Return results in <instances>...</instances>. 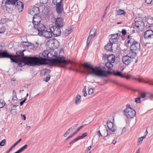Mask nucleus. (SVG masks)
Masks as SVG:
<instances>
[{
  "label": "nucleus",
  "mask_w": 153,
  "mask_h": 153,
  "mask_svg": "<svg viewBox=\"0 0 153 153\" xmlns=\"http://www.w3.org/2000/svg\"><path fill=\"white\" fill-rule=\"evenodd\" d=\"M81 96L79 94H77L75 97V103L77 105L79 104L81 102Z\"/></svg>",
  "instance_id": "nucleus-25"
},
{
  "label": "nucleus",
  "mask_w": 153,
  "mask_h": 153,
  "mask_svg": "<svg viewBox=\"0 0 153 153\" xmlns=\"http://www.w3.org/2000/svg\"><path fill=\"white\" fill-rule=\"evenodd\" d=\"M50 61L53 65H55L62 68H63L64 66L62 65V64L65 63L67 62V61L65 60L64 57H63L62 56H59L58 59L57 57L56 59H51Z\"/></svg>",
  "instance_id": "nucleus-3"
},
{
  "label": "nucleus",
  "mask_w": 153,
  "mask_h": 153,
  "mask_svg": "<svg viewBox=\"0 0 153 153\" xmlns=\"http://www.w3.org/2000/svg\"><path fill=\"white\" fill-rule=\"evenodd\" d=\"M50 76L48 75L47 76L45 79H44V80L46 82H48L50 79Z\"/></svg>",
  "instance_id": "nucleus-52"
},
{
  "label": "nucleus",
  "mask_w": 153,
  "mask_h": 153,
  "mask_svg": "<svg viewBox=\"0 0 153 153\" xmlns=\"http://www.w3.org/2000/svg\"><path fill=\"white\" fill-rule=\"evenodd\" d=\"M40 12L39 8L37 7H34L29 12V13L32 15H38Z\"/></svg>",
  "instance_id": "nucleus-17"
},
{
  "label": "nucleus",
  "mask_w": 153,
  "mask_h": 153,
  "mask_svg": "<svg viewBox=\"0 0 153 153\" xmlns=\"http://www.w3.org/2000/svg\"><path fill=\"white\" fill-rule=\"evenodd\" d=\"M74 135V133H73V134L72 135H70L69 136H68L67 138V140H68V139H69V138H70L71 137H72Z\"/></svg>",
  "instance_id": "nucleus-64"
},
{
  "label": "nucleus",
  "mask_w": 153,
  "mask_h": 153,
  "mask_svg": "<svg viewBox=\"0 0 153 153\" xmlns=\"http://www.w3.org/2000/svg\"><path fill=\"white\" fill-rule=\"evenodd\" d=\"M74 128H73L72 127L68 129L67 131L65 134H64V136L65 137H66L67 136V135L69 134L70 133V130L71 129L73 130L74 129Z\"/></svg>",
  "instance_id": "nucleus-42"
},
{
  "label": "nucleus",
  "mask_w": 153,
  "mask_h": 153,
  "mask_svg": "<svg viewBox=\"0 0 153 153\" xmlns=\"http://www.w3.org/2000/svg\"><path fill=\"white\" fill-rule=\"evenodd\" d=\"M124 114L129 119L132 118L136 115V111L133 108L128 107L126 108L124 111Z\"/></svg>",
  "instance_id": "nucleus-5"
},
{
  "label": "nucleus",
  "mask_w": 153,
  "mask_h": 153,
  "mask_svg": "<svg viewBox=\"0 0 153 153\" xmlns=\"http://www.w3.org/2000/svg\"><path fill=\"white\" fill-rule=\"evenodd\" d=\"M36 25L37 26L36 27H34V29H45V28L43 24L40 23Z\"/></svg>",
  "instance_id": "nucleus-29"
},
{
  "label": "nucleus",
  "mask_w": 153,
  "mask_h": 153,
  "mask_svg": "<svg viewBox=\"0 0 153 153\" xmlns=\"http://www.w3.org/2000/svg\"><path fill=\"white\" fill-rule=\"evenodd\" d=\"M135 42V41H134V40L133 39H131L128 41V44L132 43V44H133V42Z\"/></svg>",
  "instance_id": "nucleus-55"
},
{
  "label": "nucleus",
  "mask_w": 153,
  "mask_h": 153,
  "mask_svg": "<svg viewBox=\"0 0 153 153\" xmlns=\"http://www.w3.org/2000/svg\"><path fill=\"white\" fill-rule=\"evenodd\" d=\"M102 136L106 137L108 136V131L106 128H104V129L102 131Z\"/></svg>",
  "instance_id": "nucleus-28"
},
{
  "label": "nucleus",
  "mask_w": 153,
  "mask_h": 153,
  "mask_svg": "<svg viewBox=\"0 0 153 153\" xmlns=\"http://www.w3.org/2000/svg\"><path fill=\"white\" fill-rule=\"evenodd\" d=\"M146 96V94L145 93H142L140 94V97L141 98H144Z\"/></svg>",
  "instance_id": "nucleus-49"
},
{
  "label": "nucleus",
  "mask_w": 153,
  "mask_h": 153,
  "mask_svg": "<svg viewBox=\"0 0 153 153\" xmlns=\"http://www.w3.org/2000/svg\"><path fill=\"white\" fill-rule=\"evenodd\" d=\"M82 66L87 68L86 71L88 74L98 77H105L111 73L110 71L102 70L100 68L94 67L87 63L83 64Z\"/></svg>",
  "instance_id": "nucleus-1"
},
{
  "label": "nucleus",
  "mask_w": 153,
  "mask_h": 153,
  "mask_svg": "<svg viewBox=\"0 0 153 153\" xmlns=\"http://www.w3.org/2000/svg\"><path fill=\"white\" fill-rule=\"evenodd\" d=\"M130 50L132 53H137L140 50V43L137 42H133V44L130 47Z\"/></svg>",
  "instance_id": "nucleus-8"
},
{
  "label": "nucleus",
  "mask_w": 153,
  "mask_h": 153,
  "mask_svg": "<svg viewBox=\"0 0 153 153\" xmlns=\"http://www.w3.org/2000/svg\"><path fill=\"white\" fill-rule=\"evenodd\" d=\"M27 100V98H25L23 101H22L20 102V106H22L23 105L24 102L26 101Z\"/></svg>",
  "instance_id": "nucleus-56"
},
{
  "label": "nucleus",
  "mask_w": 153,
  "mask_h": 153,
  "mask_svg": "<svg viewBox=\"0 0 153 153\" xmlns=\"http://www.w3.org/2000/svg\"><path fill=\"white\" fill-rule=\"evenodd\" d=\"M91 148H92L91 146H90L88 147L86 149H87L88 151H89L91 149Z\"/></svg>",
  "instance_id": "nucleus-63"
},
{
  "label": "nucleus",
  "mask_w": 153,
  "mask_h": 153,
  "mask_svg": "<svg viewBox=\"0 0 153 153\" xmlns=\"http://www.w3.org/2000/svg\"><path fill=\"white\" fill-rule=\"evenodd\" d=\"M82 92L83 94V96L85 97L87 95V93L86 91V86H84L82 90Z\"/></svg>",
  "instance_id": "nucleus-40"
},
{
  "label": "nucleus",
  "mask_w": 153,
  "mask_h": 153,
  "mask_svg": "<svg viewBox=\"0 0 153 153\" xmlns=\"http://www.w3.org/2000/svg\"><path fill=\"white\" fill-rule=\"evenodd\" d=\"M112 63H111L110 62H108L105 63V65L106 67L109 69H112L113 67V65L112 64Z\"/></svg>",
  "instance_id": "nucleus-32"
},
{
  "label": "nucleus",
  "mask_w": 153,
  "mask_h": 153,
  "mask_svg": "<svg viewBox=\"0 0 153 153\" xmlns=\"http://www.w3.org/2000/svg\"><path fill=\"white\" fill-rule=\"evenodd\" d=\"M141 99L140 97L136 98L135 100L136 102L137 103H140L141 102Z\"/></svg>",
  "instance_id": "nucleus-46"
},
{
  "label": "nucleus",
  "mask_w": 153,
  "mask_h": 153,
  "mask_svg": "<svg viewBox=\"0 0 153 153\" xmlns=\"http://www.w3.org/2000/svg\"><path fill=\"white\" fill-rule=\"evenodd\" d=\"M27 144L25 145L24 146H22V148L18 150L17 151L18 153H20L22 152L26 149L27 147Z\"/></svg>",
  "instance_id": "nucleus-33"
},
{
  "label": "nucleus",
  "mask_w": 153,
  "mask_h": 153,
  "mask_svg": "<svg viewBox=\"0 0 153 153\" xmlns=\"http://www.w3.org/2000/svg\"><path fill=\"white\" fill-rule=\"evenodd\" d=\"M96 32V29H91L90 32V35L91 37L95 35Z\"/></svg>",
  "instance_id": "nucleus-36"
},
{
  "label": "nucleus",
  "mask_w": 153,
  "mask_h": 153,
  "mask_svg": "<svg viewBox=\"0 0 153 153\" xmlns=\"http://www.w3.org/2000/svg\"><path fill=\"white\" fill-rule=\"evenodd\" d=\"M107 12V9L106 8L105 9V12L104 13L103 15V16H102V17L103 18H104Z\"/></svg>",
  "instance_id": "nucleus-59"
},
{
  "label": "nucleus",
  "mask_w": 153,
  "mask_h": 153,
  "mask_svg": "<svg viewBox=\"0 0 153 153\" xmlns=\"http://www.w3.org/2000/svg\"><path fill=\"white\" fill-rule=\"evenodd\" d=\"M122 33L123 35H124L126 34V31L125 29H123L122 31Z\"/></svg>",
  "instance_id": "nucleus-58"
},
{
  "label": "nucleus",
  "mask_w": 153,
  "mask_h": 153,
  "mask_svg": "<svg viewBox=\"0 0 153 153\" xmlns=\"http://www.w3.org/2000/svg\"><path fill=\"white\" fill-rule=\"evenodd\" d=\"M87 135V134L86 132H84L83 133L82 135L81 136H79L78 137V138L79 140L82 139L83 137H85Z\"/></svg>",
  "instance_id": "nucleus-41"
},
{
  "label": "nucleus",
  "mask_w": 153,
  "mask_h": 153,
  "mask_svg": "<svg viewBox=\"0 0 153 153\" xmlns=\"http://www.w3.org/2000/svg\"><path fill=\"white\" fill-rule=\"evenodd\" d=\"M52 32L55 36H59L61 34L60 29H53Z\"/></svg>",
  "instance_id": "nucleus-24"
},
{
  "label": "nucleus",
  "mask_w": 153,
  "mask_h": 153,
  "mask_svg": "<svg viewBox=\"0 0 153 153\" xmlns=\"http://www.w3.org/2000/svg\"><path fill=\"white\" fill-rule=\"evenodd\" d=\"M24 4L21 1L17 2V5H16V8L18 10L19 12H21L24 8Z\"/></svg>",
  "instance_id": "nucleus-18"
},
{
  "label": "nucleus",
  "mask_w": 153,
  "mask_h": 153,
  "mask_svg": "<svg viewBox=\"0 0 153 153\" xmlns=\"http://www.w3.org/2000/svg\"><path fill=\"white\" fill-rule=\"evenodd\" d=\"M117 143V139H114L112 141V143L113 144H115Z\"/></svg>",
  "instance_id": "nucleus-60"
},
{
  "label": "nucleus",
  "mask_w": 153,
  "mask_h": 153,
  "mask_svg": "<svg viewBox=\"0 0 153 153\" xmlns=\"http://www.w3.org/2000/svg\"><path fill=\"white\" fill-rule=\"evenodd\" d=\"M122 60L124 64L128 65L131 62L133 61V58L128 55H126L123 57Z\"/></svg>",
  "instance_id": "nucleus-12"
},
{
  "label": "nucleus",
  "mask_w": 153,
  "mask_h": 153,
  "mask_svg": "<svg viewBox=\"0 0 153 153\" xmlns=\"http://www.w3.org/2000/svg\"><path fill=\"white\" fill-rule=\"evenodd\" d=\"M114 74L116 76L120 77L122 78H125L126 75L122 74L121 72L117 71L114 73Z\"/></svg>",
  "instance_id": "nucleus-27"
},
{
  "label": "nucleus",
  "mask_w": 153,
  "mask_h": 153,
  "mask_svg": "<svg viewBox=\"0 0 153 153\" xmlns=\"http://www.w3.org/2000/svg\"><path fill=\"white\" fill-rule=\"evenodd\" d=\"M56 10L58 14L61 13L64 10L63 4H56Z\"/></svg>",
  "instance_id": "nucleus-16"
},
{
  "label": "nucleus",
  "mask_w": 153,
  "mask_h": 153,
  "mask_svg": "<svg viewBox=\"0 0 153 153\" xmlns=\"http://www.w3.org/2000/svg\"><path fill=\"white\" fill-rule=\"evenodd\" d=\"M17 100V98L16 96V91L13 90L12 91V100L14 101Z\"/></svg>",
  "instance_id": "nucleus-31"
},
{
  "label": "nucleus",
  "mask_w": 153,
  "mask_h": 153,
  "mask_svg": "<svg viewBox=\"0 0 153 153\" xmlns=\"http://www.w3.org/2000/svg\"><path fill=\"white\" fill-rule=\"evenodd\" d=\"M27 144L25 145L24 146H22V148L18 150L17 151L18 153H20L22 152L26 149L27 147Z\"/></svg>",
  "instance_id": "nucleus-34"
},
{
  "label": "nucleus",
  "mask_w": 153,
  "mask_h": 153,
  "mask_svg": "<svg viewBox=\"0 0 153 153\" xmlns=\"http://www.w3.org/2000/svg\"><path fill=\"white\" fill-rule=\"evenodd\" d=\"M9 19L7 18H2L0 20V23L1 24H5L8 21Z\"/></svg>",
  "instance_id": "nucleus-37"
},
{
  "label": "nucleus",
  "mask_w": 153,
  "mask_h": 153,
  "mask_svg": "<svg viewBox=\"0 0 153 153\" xmlns=\"http://www.w3.org/2000/svg\"><path fill=\"white\" fill-rule=\"evenodd\" d=\"M16 57L15 55L9 54L7 52L4 51H0V58H9L12 62H16L17 61L15 59Z\"/></svg>",
  "instance_id": "nucleus-7"
},
{
  "label": "nucleus",
  "mask_w": 153,
  "mask_h": 153,
  "mask_svg": "<svg viewBox=\"0 0 153 153\" xmlns=\"http://www.w3.org/2000/svg\"><path fill=\"white\" fill-rule=\"evenodd\" d=\"M107 124L108 128L112 132H114L117 130V127L110 120L107 121Z\"/></svg>",
  "instance_id": "nucleus-10"
},
{
  "label": "nucleus",
  "mask_w": 153,
  "mask_h": 153,
  "mask_svg": "<svg viewBox=\"0 0 153 153\" xmlns=\"http://www.w3.org/2000/svg\"><path fill=\"white\" fill-rule=\"evenodd\" d=\"M109 42L113 43L117 42L119 39V36L117 34H111L109 36Z\"/></svg>",
  "instance_id": "nucleus-11"
},
{
  "label": "nucleus",
  "mask_w": 153,
  "mask_h": 153,
  "mask_svg": "<svg viewBox=\"0 0 153 153\" xmlns=\"http://www.w3.org/2000/svg\"><path fill=\"white\" fill-rule=\"evenodd\" d=\"M42 29H33L32 34L33 35H39L41 36V30Z\"/></svg>",
  "instance_id": "nucleus-26"
},
{
  "label": "nucleus",
  "mask_w": 153,
  "mask_h": 153,
  "mask_svg": "<svg viewBox=\"0 0 153 153\" xmlns=\"http://www.w3.org/2000/svg\"><path fill=\"white\" fill-rule=\"evenodd\" d=\"M91 39V37L90 36H89L87 38L86 41V44L87 46L89 45Z\"/></svg>",
  "instance_id": "nucleus-47"
},
{
  "label": "nucleus",
  "mask_w": 153,
  "mask_h": 153,
  "mask_svg": "<svg viewBox=\"0 0 153 153\" xmlns=\"http://www.w3.org/2000/svg\"><path fill=\"white\" fill-rule=\"evenodd\" d=\"M79 130H80L78 128H77L76 130L75 131L74 133V134H76L77 132H78L79 131Z\"/></svg>",
  "instance_id": "nucleus-62"
},
{
  "label": "nucleus",
  "mask_w": 153,
  "mask_h": 153,
  "mask_svg": "<svg viewBox=\"0 0 153 153\" xmlns=\"http://www.w3.org/2000/svg\"><path fill=\"white\" fill-rule=\"evenodd\" d=\"M113 44L112 43L110 42L105 46V49L108 51H112V46Z\"/></svg>",
  "instance_id": "nucleus-20"
},
{
  "label": "nucleus",
  "mask_w": 153,
  "mask_h": 153,
  "mask_svg": "<svg viewBox=\"0 0 153 153\" xmlns=\"http://www.w3.org/2000/svg\"><path fill=\"white\" fill-rule=\"evenodd\" d=\"M94 93V89L93 88H90L88 91V94L89 95H91L93 94Z\"/></svg>",
  "instance_id": "nucleus-45"
},
{
  "label": "nucleus",
  "mask_w": 153,
  "mask_h": 153,
  "mask_svg": "<svg viewBox=\"0 0 153 153\" xmlns=\"http://www.w3.org/2000/svg\"><path fill=\"white\" fill-rule=\"evenodd\" d=\"M50 70L47 69H43L41 71V74L42 75H45L50 72Z\"/></svg>",
  "instance_id": "nucleus-35"
},
{
  "label": "nucleus",
  "mask_w": 153,
  "mask_h": 153,
  "mask_svg": "<svg viewBox=\"0 0 153 153\" xmlns=\"http://www.w3.org/2000/svg\"><path fill=\"white\" fill-rule=\"evenodd\" d=\"M137 80H138L139 82H143L145 83H148V82H145L143 78L140 77L139 76H138V78Z\"/></svg>",
  "instance_id": "nucleus-39"
},
{
  "label": "nucleus",
  "mask_w": 153,
  "mask_h": 153,
  "mask_svg": "<svg viewBox=\"0 0 153 153\" xmlns=\"http://www.w3.org/2000/svg\"><path fill=\"white\" fill-rule=\"evenodd\" d=\"M151 17H149V18H146V20L147 19V21H148V22L149 23L151 24L152 22H153V19H152Z\"/></svg>",
  "instance_id": "nucleus-48"
},
{
  "label": "nucleus",
  "mask_w": 153,
  "mask_h": 153,
  "mask_svg": "<svg viewBox=\"0 0 153 153\" xmlns=\"http://www.w3.org/2000/svg\"><path fill=\"white\" fill-rule=\"evenodd\" d=\"M48 1V0H41L40 1V2L41 4H45Z\"/></svg>",
  "instance_id": "nucleus-54"
},
{
  "label": "nucleus",
  "mask_w": 153,
  "mask_h": 153,
  "mask_svg": "<svg viewBox=\"0 0 153 153\" xmlns=\"http://www.w3.org/2000/svg\"><path fill=\"white\" fill-rule=\"evenodd\" d=\"M107 59L108 62L114 63L115 60V56L112 54L110 55L107 57Z\"/></svg>",
  "instance_id": "nucleus-22"
},
{
  "label": "nucleus",
  "mask_w": 153,
  "mask_h": 153,
  "mask_svg": "<svg viewBox=\"0 0 153 153\" xmlns=\"http://www.w3.org/2000/svg\"><path fill=\"white\" fill-rule=\"evenodd\" d=\"M63 0H55V3H53L54 4H55V3L56 4H58L59 3H60V4H63V2H62V1Z\"/></svg>",
  "instance_id": "nucleus-51"
},
{
  "label": "nucleus",
  "mask_w": 153,
  "mask_h": 153,
  "mask_svg": "<svg viewBox=\"0 0 153 153\" xmlns=\"http://www.w3.org/2000/svg\"><path fill=\"white\" fill-rule=\"evenodd\" d=\"M96 134L97 136H99V137H102V134H101L100 130H99L97 132Z\"/></svg>",
  "instance_id": "nucleus-53"
},
{
  "label": "nucleus",
  "mask_w": 153,
  "mask_h": 153,
  "mask_svg": "<svg viewBox=\"0 0 153 153\" xmlns=\"http://www.w3.org/2000/svg\"><path fill=\"white\" fill-rule=\"evenodd\" d=\"M49 30L42 29L41 33V36H43L47 38H49L52 37V32L51 29H48Z\"/></svg>",
  "instance_id": "nucleus-9"
},
{
  "label": "nucleus",
  "mask_w": 153,
  "mask_h": 153,
  "mask_svg": "<svg viewBox=\"0 0 153 153\" xmlns=\"http://www.w3.org/2000/svg\"><path fill=\"white\" fill-rule=\"evenodd\" d=\"M49 54V51L48 50H45L42 53V55L43 58L42 57L38 58L35 56L33 57L38 59V60L39 62L37 64V65L46 64V63L45 62L47 61V59L48 57V55Z\"/></svg>",
  "instance_id": "nucleus-4"
},
{
  "label": "nucleus",
  "mask_w": 153,
  "mask_h": 153,
  "mask_svg": "<svg viewBox=\"0 0 153 153\" xmlns=\"http://www.w3.org/2000/svg\"><path fill=\"white\" fill-rule=\"evenodd\" d=\"M79 140V139L78 138V137L72 140L69 143V144L71 145L72 144H73L78 140Z\"/></svg>",
  "instance_id": "nucleus-38"
},
{
  "label": "nucleus",
  "mask_w": 153,
  "mask_h": 153,
  "mask_svg": "<svg viewBox=\"0 0 153 153\" xmlns=\"http://www.w3.org/2000/svg\"><path fill=\"white\" fill-rule=\"evenodd\" d=\"M21 116H22V118H23L24 120H26V116L25 115L21 114Z\"/></svg>",
  "instance_id": "nucleus-61"
},
{
  "label": "nucleus",
  "mask_w": 153,
  "mask_h": 153,
  "mask_svg": "<svg viewBox=\"0 0 153 153\" xmlns=\"http://www.w3.org/2000/svg\"><path fill=\"white\" fill-rule=\"evenodd\" d=\"M153 37V31L151 30H147L144 34V37L146 39H149Z\"/></svg>",
  "instance_id": "nucleus-19"
},
{
  "label": "nucleus",
  "mask_w": 153,
  "mask_h": 153,
  "mask_svg": "<svg viewBox=\"0 0 153 153\" xmlns=\"http://www.w3.org/2000/svg\"><path fill=\"white\" fill-rule=\"evenodd\" d=\"M63 26V20L61 17L57 18L55 21V26L57 29Z\"/></svg>",
  "instance_id": "nucleus-13"
},
{
  "label": "nucleus",
  "mask_w": 153,
  "mask_h": 153,
  "mask_svg": "<svg viewBox=\"0 0 153 153\" xmlns=\"http://www.w3.org/2000/svg\"><path fill=\"white\" fill-rule=\"evenodd\" d=\"M41 20V17L39 15H34L33 17V23L34 25V27H36L37 24L40 23Z\"/></svg>",
  "instance_id": "nucleus-14"
},
{
  "label": "nucleus",
  "mask_w": 153,
  "mask_h": 153,
  "mask_svg": "<svg viewBox=\"0 0 153 153\" xmlns=\"http://www.w3.org/2000/svg\"><path fill=\"white\" fill-rule=\"evenodd\" d=\"M5 102L3 100H0V108L3 107L5 105Z\"/></svg>",
  "instance_id": "nucleus-44"
},
{
  "label": "nucleus",
  "mask_w": 153,
  "mask_h": 153,
  "mask_svg": "<svg viewBox=\"0 0 153 153\" xmlns=\"http://www.w3.org/2000/svg\"><path fill=\"white\" fill-rule=\"evenodd\" d=\"M38 59L33 57L23 56L22 60L19 61L18 65L19 67L23 66L25 65L30 66L37 65L39 62Z\"/></svg>",
  "instance_id": "nucleus-2"
},
{
  "label": "nucleus",
  "mask_w": 153,
  "mask_h": 153,
  "mask_svg": "<svg viewBox=\"0 0 153 153\" xmlns=\"http://www.w3.org/2000/svg\"><path fill=\"white\" fill-rule=\"evenodd\" d=\"M72 32V29H65L63 31V33L65 36H67Z\"/></svg>",
  "instance_id": "nucleus-30"
},
{
  "label": "nucleus",
  "mask_w": 153,
  "mask_h": 153,
  "mask_svg": "<svg viewBox=\"0 0 153 153\" xmlns=\"http://www.w3.org/2000/svg\"><path fill=\"white\" fill-rule=\"evenodd\" d=\"M125 78H126L127 79H132L137 80V78H138V75L134 76L130 74H127L126 75Z\"/></svg>",
  "instance_id": "nucleus-21"
},
{
  "label": "nucleus",
  "mask_w": 153,
  "mask_h": 153,
  "mask_svg": "<svg viewBox=\"0 0 153 153\" xmlns=\"http://www.w3.org/2000/svg\"><path fill=\"white\" fill-rule=\"evenodd\" d=\"M152 0H146V2L148 4L151 3Z\"/></svg>",
  "instance_id": "nucleus-57"
},
{
  "label": "nucleus",
  "mask_w": 153,
  "mask_h": 153,
  "mask_svg": "<svg viewBox=\"0 0 153 153\" xmlns=\"http://www.w3.org/2000/svg\"><path fill=\"white\" fill-rule=\"evenodd\" d=\"M5 143L6 140L5 139H4L0 142V146H3L5 144Z\"/></svg>",
  "instance_id": "nucleus-50"
},
{
  "label": "nucleus",
  "mask_w": 153,
  "mask_h": 153,
  "mask_svg": "<svg viewBox=\"0 0 153 153\" xmlns=\"http://www.w3.org/2000/svg\"><path fill=\"white\" fill-rule=\"evenodd\" d=\"M143 140L140 137L138 138V141L137 143V145H140L142 143Z\"/></svg>",
  "instance_id": "nucleus-43"
},
{
  "label": "nucleus",
  "mask_w": 153,
  "mask_h": 153,
  "mask_svg": "<svg viewBox=\"0 0 153 153\" xmlns=\"http://www.w3.org/2000/svg\"><path fill=\"white\" fill-rule=\"evenodd\" d=\"M135 25L136 27L139 29H144L145 27L144 23L140 19L135 22Z\"/></svg>",
  "instance_id": "nucleus-15"
},
{
  "label": "nucleus",
  "mask_w": 153,
  "mask_h": 153,
  "mask_svg": "<svg viewBox=\"0 0 153 153\" xmlns=\"http://www.w3.org/2000/svg\"><path fill=\"white\" fill-rule=\"evenodd\" d=\"M18 0H3L2 1L1 7L4 10H7V4L14 6Z\"/></svg>",
  "instance_id": "nucleus-6"
},
{
  "label": "nucleus",
  "mask_w": 153,
  "mask_h": 153,
  "mask_svg": "<svg viewBox=\"0 0 153 153\" xmlns=\"http://www.w3.org/2000/svg\"><path fill=\"white\" fill-rule=\"evenodd\" d=\"M115 14L116 15H124L126 16V13L123 10L121 9H119L115 12Z\"/></svg>",
  "instance_id": "nucleus-23"
}]
</instances>
